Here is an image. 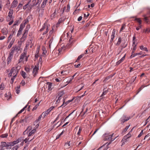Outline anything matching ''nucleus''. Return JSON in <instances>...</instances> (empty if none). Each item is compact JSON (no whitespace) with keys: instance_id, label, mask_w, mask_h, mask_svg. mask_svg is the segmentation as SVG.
Segmentation results:
<instances>
[{"instance_id":"obj_39","label":"nucleus","mask_w":150,"mask_h":150,"mask_svg":"<svg viewBox=\"0 0 150 150\" xmlns=\"http://www.w3.org/2000/svg\"><path fill=\"white\" fill-rule=\"evenodd\" d=\"M42 117V115H40L38 119L35 121V123H38L39 121L40 120L41 117Z\"/></svg>"},{"instance_id":"obj_31","label":"nucleus","mask_w":150,"mask_h":150,"mask_svg":"<svg viewBox=\"0 0 150 150\" xmlns=\"http://www.w3.org/2000/svg\"><path fill=\"white\" fill-rule=\"evenodd\" d=\"M135 20L137 21L139 24H141L142 23V21L140 18H136Z\"/></svg>"},{"instance_id":"obj_28","label":"nucleus","mask_w":150,"mask_h":150,"mask_svg":"<svg viewBox=\"0 0 150 150\" xmlns=\"http://www.w3.org/2000/svg\"><path fill=\"white\" fill-rule=\"evenodd\" d=\"M20 86L19 85V86H18L16 88V92L18 94H19L20 93Z\"/></svg>"},{"instance_id":"obj_11","label":"nucleus","mask_w":150,"mask_h":150,"mask_svg":"<svg viewBox=\"0 0 150 150\" xmlns=\"http://www.w3.org/2000/svg\"><path fill=\"white\" fill-rule=\"evenodd\" d=\"M60 8H56L55 10L54 13L51 15V17L54 18L55 17L56 15L58 13H59V11Z\"/></svg>"},{"instance_id":"obj_8","label":"nucleus","mask_w":150,"mask_h":150,"mask_svg":"<svg viewBox=\"0 0 150 150\" xmlns=\"http://www.w3.org/2000/svg\"><path fill=\"white\" fill-rule=\"evenodd\" d=\"M97 49V47L95 45L94 46L93 45L92 47L90 48L89 51L91 53H92L93 52H95L96 50Z\"/></svg>"},{"instance_id":"obj_41","label":"nucleus","mask_w":150,"mask_h":150,"mask_svg":"<svg viewBox=\"0 0 150 150\" xmlns=\"http://www.w3.org/2000/svg\"><path fill=\"white\" fill-rule=\"evenodd\" d=\"M16 77H14V76H13V77L11 78V81H10V83L11 84H13V82H14V80Z\"/></svg>"},{"instance_id":"obj_38","label":"nucleus","mask_w":150,"mask_h":150,"mask_svg":"<svg viewBox=\"0 0 150 150\" xmlns=\"http://www.w3.org/2000/svg\"><path fill=\"white\" fill-rule=\"evenodd\" d=\"M19 147V146L18 145H16L12 148L11 150H17Z\"/></svg>"},{"instance_id":"obj_21","label":"nucleus","mask_w":150,"mask_h":150,"mask_svg":"<svg viewBox=\"0 0 150 150\" xmlns=\"http://www.w3.org/2000/svg\"><path fill=\"white\" fill-rule=\"evenodd\" d=\"M13 11L12 9H10L8 13V16L11 19L12 17V15L13 13Z\"/></svg>"},{"instance_id":"obj_57","label":"nucleus","mask_w":150,"mask_h":150,"mask_svg":"<svg viewBox=\"0 0 150 150\" xmlns=\"http://www.w3.org/2000/svg\"><path fill=\"white\" fill-rule=\"evenodd\" d=\"M25 70L27 72H28L30 71V69L28 68L25 67Z\"/></svg>"},{"instance_id":"obj_49","label":"nucleus","mask_w":150,"mask_h":150,"mask_svg":"<svg viewBox=\"0 0 150 150\" xmlns=\"http://www.w3.org/2000/svg\"><path fill=\"white\" fill-rule=\"evenodd\" d=\"M82 130V129L80 127L79 129V131H78V132H77V134L78 135H79L80 134Z\"/></svg>"},{"instance_id":"obj_46","label":"nucleus","mask_w":150,"mask_h":150,"mask_svg":"<svg viewBox=\"0 0 150 150\" xmlns=\"http://www.w3.org/2000/svg\"><path fill=\"white\" fill-rule=\"evenodd\" d=\"M40 103V102H39L38 104H37L33 109L32 110L33 111L34 110L36 109L39 106V104Z\"/></svg>"},{"instance_id":"obj_18","label":"nucleus","mask_w":150,"mask_h":150,"mask_svg":"<svg viewBox=\"0 0 150 150\" xmlns=\"http://www.w3.org/2000/svg\"><path fill=\"white\" fill-rule=\"evenodd\" d=\"M38 69V66H35V67L34 68L33 73V74H34L35 75H36Z\"/></svg>"},{"instance_id":"obj_17","label":"nucleus","mask_w":150,"mask_h":150,"mask_svg":"<svg viewBox=\"0 0 150 150\" xmlns=\"http://www.w3.org/2000/svg\"><path fill=\"white\" fill-rule=\"evenodd\" d=\"M143 52L142 51H141L139 53H133L131 54V55L130 56V58H132L133 57H134L136 56L137 55H141L143 54Z\"/></svg>"},{"instance_id":"obj_34","label":"nucleus","mask_w":150,"mask_h":150,"mask_svg":"<svg viewBox=\"0 0 150 150\" xmlns=\"http://www.w3.org/2000/svg\"><path fill=\"white\" fill-rule=\"evenodd\" d=\"M34 138H33V139H30L29 140V138H26V139H25L24 140H23L22 143H23V142H25V143H26L27 141H29V142H30V141H31Z\"/></svg>"},{"instance_id":"obj_35","label":"nucleus","mask_w":150,"mask_h":150,"mask_svg":"<svg viewBox=\"0 0 150 150\" xmlns=\"http://www.w3.org/2000/svg\"><path fill=\"white\" fill-rule=\"evenodd\" d=\"M49 113V112H48L47 111H46L45 112H43L42 114V115H43V118H44L46 116L48 115Z\"/></svg>"},{"instance_id":"obj_15","label":"nucleus","mask_w":150,"mask_h":150,"mask_svg":"<svg viewBox=\"0 0 150 150\" xmlns=\"http://www.w3.org/2000/svg\"><path fill=\"white\" fill-rule=\"evenodd\" d=\"M19 50V49L16 46H15L12 48L11 50V52L10 53L13 54L15 50Z\"/></svg>"},{"instance_id":"obj_33","label":"nucleus","mask_w":150,"mask_h":150,"mask_svg":"<svg viewBox=\"0 0 150 150\" xmlns=\"http://www.w3.org/2000/svg\"><path fill=\"white\" fill-rule=\"evenodd\" d=\"M21 22V21H20L19 20H16V21H15L14 22V24L13 25V26H14L15 25H18V24L20 23Z\"/></svg>"},{"instance_id":"obj_6","label":"nucleus","mask_w":150,"mask_h":150,"mask_svg":"<svg viewBox=\"0 0 150 150\" xmlns=\"http://www.w3.org/2000/svg\"><path fill=\"white\" fill-rule=\"evenodd\" d=\"M24 27L25 26L23 25V24H21V25L20 28L18 31V33L17 35V37L19 36L20 35H21L22 31Z\"/></svg>"},{"instance_id":"obj_12","label":"nucleus","mask_w":150,"mask_h":150,"mask_svg":"<svg viewBox=\"0 0 150 150\" xmlns=\"http://www.w3.org/2000/svg\"><path fill=\"white\" fill-rule=\"evenodd\" d=\"M13 55V54L10 53L7 59V64H8L11 62Z\"/></svg>"},{"instance_id":"obj_50","label":"nucleus","mask_w":150,"mask_h":150,"mask_svg":"<svg viewBox=\"0 0 150 150\" xmlns=\"http://www.w3.org/2000/svg\"><path fill=\"white\" fill-rule=\"evenodd\" d=\"M135 38L134 36L133 37L132 43L133 45H135Z\"/></svg>"},{"instance_id":"obj_63","label":"nucleus","mask_w":150,"mask_h":150,"mask_svg":"<svg viewBox=\"0 0 150 150\" xmlns=\"http://www.w3.org/2000/svg\"><path fill=\"white\" fill-rule=\"evenodd\" d=\"M53 32V29H52V30L50 31L49 32V34H50L49 35L50 36L52 34Z\"/></svg>"},{"instance_id":"obj_4","label":"nucleus","mask_w":150,"mask_h":150,"mask_svg":"<svg viewBox=\"0 0 150 150\" xmlns=\"http://www.w3.org/2000/svg\"><path fill=\"white\" fill-rule=\"evenodd\" d=\"M31 117H30V116H27L25 117L24 119H21L20 121V122L21 123H22L23 122L26 123L29 122V121L31 120Z\"/></svg>"},{"instance_id":"obj_24","label":"nucleus","mask_w":150,"mask_h":150,"mask_svg":"<svg viewBox=\"0 0 150 150\" xmlns=\"http://www.w3.org/2000/svg\"><path fill=\"white\" fill-rule=\"evenodd\" d=\"M47 0H44L41 5V7L42 8H44L47 3Z\"/></svg>"},{"instance_id":"obj_44","label":"nucleus","mask_w":150,"mask_h":150,"mask_svg":"<svg viewBox=\"0 0 150 150\" xmlns=\"http://www.w3.org/2000/svg\"><path fill=\"white\" fill-rule=\"evenodd\" d=\"M30 2V0L28 2V3L27 4H25L23 6V9L24 10H25L27 8V6L28 5V4H29Z\"/></svg>"},{"instance_id":"obj_61","label":"nucleus","mask_w":150,"mask_h":150,"mask_svg":"<svg viewBox=\"0 0 150 150\" xmlns=\"http://www.w3.org/2000/svg\"><path fill=\"white\" fill-rule=\"evenodd\" d=\"M5 38V37L4 36H2L0 37V40H2L4 39Z\"/></svg>"},{"instance_id":"obj_55","label":"nucleus","mask_w":150,"mask_h":150,"mask_svg":"<svg viewBox=\"0 0 150 150\" xmlns=\"http://www.w3.org/2000/svg\"><path fill=\"white\" fill-rule=\"evenodd\" d=\"M48 28L47 27L46 28V30L43 33V35L46 34L48 32Z\"/></svg>"},{"instance_id":"obj_13","label":"nucleus","mask_w":150,"mask_h":150,"mask_svg":"<svg viewBox=\"0 0 150 150\" xmlns=\"http://www.w3.org/2000/svg\"><path fill=\"white\" fill-rule=\"evenodd\" d=\"M18 3V1L17 0H14L11 4V8H13L16 6Z\"/></svg>"},{"instance_id":"obj_40","label":"nucleus","mask_w":150,"mask_h":150,"mask_svg":"<svg viewBox=\"0 0 150 150\" xmlns=\"http://www.w3.org/2000/svg\"><path fill=\"white\" fill-rule=\"evenodd\" d=\"M136 45H135L134 46L133 48V49H132V54L134 53V52L135 50H136Z\"/></svg>"},{"instance_id":"obj_45","label":"nucleus","mask_w":150,"mask_h":150,"mask_svg":"<svg viewBox=\"0 0 150 150\" xmlns=\"http://www.w3.org/2000/svg\"><path fill=\"white\" fill-rule=\"evenodd\" d=\"M54 107L52 106L50 108L48 109L47 110V111L49 113L54 108Z\"/></svg>"},{"instance_id":"obj_51","label":"nucleus","mask_w":150,"mask_h":150,"mask_svg":"<svg viewBox=\"0 0 150 150\" xmlns=\"http://www.w3.org/2000/svg\"><path fill=\"white\" fill-rule=\"evenodd\" d=\"M83 55H79L78 57L77 60L76 61V62L77 61H79L80 60V59H81L82 57H83Z\"/></svg>"},{"instance_id":"obj_9","label":"nucleus","mask_w":150,"mask_h":150,"mask_svg":"<svg viewBox=\"0 0 150 150\" xmlns=\"http://www.w3.org/2000/svg\"><path fill=\"white\" fill-rule=\"evenodd\" d=\"M26 55V53L25 52H23L20 55V59L18 61L20 63L23 60V58L25 57Z\"/></svg>"},{"instance_id":"obj_37","label":"nucleus","mask_w":150,"mask_h":150,"mask_svg":"<svg viewBox=\"0 0 150 150\" xmlns=\"http://www.w3.org/2000/svg\"><path fill=\"white\" fill-rule=\"evenodd\" d=\"M47 84L48 85V89L49 90H50L51 89V87L52 86V83L49 82L47 83Z\"/></svg>"},{"instance_id":"obj_25","label":"nucleus","mask_w":150,"mask_h":150,"mask_svg":"<svg viewBox=\"0 0 150 150\" xmlns=\"http://www.w3.org/2000/svg\"><path fill=\"white\" fill-rule=\"evenodd\" d=\"M140 49L141 50L143 51H145L146 52H148V51L147 48L146 47H144L143 45H141L140 46Z\"/></svg>"},{"instance_id":"obj_19","label":"nucleus","mask_w":150,"mask_h":150,"mask_svg":"<svg viewBox=\"0 0 150 150\" xmlns=\"http://www.w3.org/2000/svg\"><path fill=\"white\" fill-rule=\"evenodd\" d=\"M125 56L126 54H125L124 55V56L123 57H122L120 60H119L116 63V64L119 65L125 59Z\"/></svg>"},{"instance_id":"obj_62","label":"nucleus","mask_w":150,"mask_h":150,"mask_svg":"<svg viewBox=\"0 0 150 150\" xmlns=\"http://www.w3.org/2000/svg\"><path fill=\"white\" fill-rule=\"evenodd\" d=\"M60 99H61L60 98H59V97H58V99L57 100V101L56 102V104H57V103H59V102Z\"/></svg>"},{"instance_id":"obj_14","label":"nucleus","mask_w":150,"mask_h":150,"mask_svg":"<svg viewBox=\"0 0 150 150\" xmlns=\"http://www.w3.org/2000/svg\"><path fill=\"white\" fill-rule=\"evenodd\" d=\"M115 33H116L115 30V29L113 30L112 31V35H111V39L110 40V42H112L114 39V38L115 35Z\"/></svg>"},{"instance_id":"obj_23","label":"nucleus","mask_w":150,"mask_h":150,"mask_svg":"<svg viewBox=\"0 0 150 150\" xmlns=\"http://www.w3.org/2000/svg\"><path fill=\"white\" fill-rule=\"evenodd\" d=\"M36 131L35 129H34L32 130L29 134L28 137H30L34 133H35Z\"/></svg>"},{"instance_id":"obj_59","label":"nucleus","mask_w":150,"mask_h":150,"mask_svg":"<svg viewBox=\"0 0 150 150\" xmlns=\"http://www.w3.org/2000/svg\"><path fill=\"white\" fill-rule=\"evenodd\" d=\"M143 86L141 88H140L139 89V91L137 93V94H138L139 93V92L142 90V87L143 88H144V87H145V86Z\"/></svg>"},{"instance_id":"obj_32","label":"nucleus","mask_w":150,"mask_h":150,"mask_svg":"<svg viewBox=\"0 0 150 150\" xmlns=\"http://www.w3.org/2000/svg\"><path fill=\"white\" fill-rule=\"evenodd\" d=\"M143 32L144 33H146L147 32H150V29L149 28H146V30L144 29L143 30Z\"/></svg>"},{"instance_id":"obj_47","label":"nucleus","mask_w":150,"mask_h":150,"mask_svg":"<svg viewBox=\"0 0 150 150\" xmlns=\"http://www.w3.org/2000/svg\"><path fill=\"white\" fill-rule=\"evenodd\" d=\"M22 76L24 78H25L26 77L25 76V75L26 74L23 71H22Z\"/></svg>"},{"instance_id":"obj_2","label":"nucleus","mask_w":150,"mask_h":150,"mask_svg":"<svg viewBox=\"0 0 150 150\" xmlns=\"http://www.w3.org/2000/svg\"><path fill=\"white\" fill-rule=\"evenodd\" d=\"M1 145L0 146V150H10L11 146H13L12 142L6 143L5 142H2Z\"/></svg>"},{"instance_id":"obj_10","label":"nucleus","mask_w":150,"mask_h":150,"mask_svg":"<svg viewBox=\"0 0 150 150\" xmlns=\"http://www.w3.org/2000/svg\"><path fill=\"white\" fill-rule=\"evenodd\" d=\"M131 137V133H130V132H129L128 134L126 135L122 139V141H124L125 142H126V140L130 138Z\"/></svg>"},{"instance_id":"obj_29","label":"nucleus","mask_w":150,"mask_h":150,"mask_svg":"<svg viewBox=\"0 0 150 150\" xmlns=\"http://www.w3.org/2000/svg\"><path fill=\"white\" fill-rule=\"evenodd\" d=\"M5 87V86L4 84L3 83H2L0 86V90H4Z\"/></svg>"},{"instance_id":"obj_5","label":"nucleus","mask_w":150,"mask_h":150,"mask_svg":"<svg viewBox=\"0 0 150 150\" xmlns=\"http://www.w3.org/2000/svg\"><path fill=\"white\" fill-rule=\"evenodd\" d=\"M28 106V105H25L22 109H21L18 113V114L16 115V116L13 117L11 121V124L12 122H13V121H14L15 120V117H16L18 115V114H20L22 112H23L25 110V109L27 108V107Z\"/></svg>"},{"instance_id":"obj_43","label":"nucleus","mask_w":150,"mask_h":150,"mask_svg":"<svg viewBox=\"0 0 150 150\" xmlns=\"http://www.w3.org/2000/svg\"><path fill=\"white\" fill-rule=\"evenodd\" d=\"M130 126V125H129V126H127L123 130L122 132H125L127 130L129 129V127Z\"/></svg>"},{"instance_id":"obj_27","label":"nucleus","mask_w":150,"mask_h":150,"mask_svg":"<svg viewBox=\"0 0 150 150\" xmlns=\"http://www.w3.org/2000/svg\"><path fill=\"white\" fill-rule=\"evenodd\" d=\"M64 93L63 91H61L59 92L58 94V96L59 98H60L64 94Z\"/></svg>"},{"instance_id":"obj_53","label":"nucleus","mask_w":150,"mask_h":150,"mask_svg":"<svg viewBox=\"0 0 150 150\" xmlns=\"http://www.w3.org/2000/svg\"><path fill=\"white\" fill-rule=\"evenodd\" d=\"M75 110H74L70 114H69L67 117H66L64 120V121L66 120L75 111Z\"/></svg>"},{"instance_id":"obj_30","label":"nucleus","mask_w":150,"mask_h":150,"mask_svg":"<svg viewBox=\"0 0 150 150\" xmlns=\"http://www.w3.org/2000/svg\"><path fill=\"white\" fill-rule=\"evenodd\" d=\"M121 41L122 39L121 37H119L118 38V41L116 44V45H119L120 44Z\"/></svg>"},{"instance_id":"obj_1","label":"nucleus","mask_w":150,"mask_h":150,"mask_svg":"<svg viewBox=\"0 0 150 150\" xmlns=\"http://www.w3.org/2000/svg\"><path fill=\"white\" fill-rule=\"evenodd\" d=\"M113 134H110L109 133H107L104 134V150H107L109 148L108 145L116 138V137H112Z\"/></svg>"},{"instance_id":"obj_58","label":"nucleus","mask_w":150,"mask_h":150,"mask_svg":"<svg viewBox=\"0 0 150 150\" xmlns=\"http://www.w3.org/2000/svg\"><path fill=\"white\" fill-rule=\"evenodd\" d=\"M31 43V40H30V41L28 42L27 43L26 47H27Z\"/></svg>"},{"instance_id":"obj_36","label":"nucleus","mask_w":150,"mask_h":150,"mask_svg":"<svg viewBox=\"0 0 150 150\" xmlns=\"http://www.w3.org/2000/svg\"><path fill=\"white\" fill-rule=\"evenodd\" d=\"M13 41H11L7 47L8 49H9L11 47L12 45H13Z\"/></svg>"},{"instance_id":"obj_22","label":"nucleus","mask_w":150,"mask_h":150,"mask_svg":"<svg viewBox=\"0 0 150 150\" xmlns=\"http://www.w3.org/2000/svg\"><path fill=\"white\" fill-rule=\"evenodd\" d=\"M1 32L2 33L6 35L8 33V31L6 28H4L2 30Z\"/></svg>"},{"instance_id":"obj_42","label":"nucleus","mask_w":150,"mask_h":150,"mask_svg":"<svg viewBox=\"0 0 150 150\" xmlns=\"http://www.w3.org/2000/svg\"><path fill=\"white\" fill-rule=\"evenodd\" d=\"M8 136V135L7 134H2L1 136V137L3 138L7 137Z\"/></svg>"},{"instance_id":"obj_16","label":"nucleus","mask_w":150,"mask_h":150,"mask_svg":"<svg viewBox=\"0 0 150 150\" xmlns=\"http://www.w3.org/2000/svg\"><path fill=\"white\" fill-rule=\"evenodd\" d=\"M28 29L27 28H26L24 30V32L22 37V38H26V36L28 34Z\"/></svg>"},{"instance_id":"obj_64","label":"nucleus","mask_w":150,"mask_h":150,"mask_svg":"<svg viewBox=\"0 0 150 150\" xmlns=\"http://www.w3.org/2000/svg\"><path fill=\"white\" fill-rule=\"evenodd\" d=\"M80 65H81L80 64H79L77 65H76V64L74 65V66L76 68H79L80 67Z\"/></svg>"},{"instance_id":"obj_52","label":"nucleus","mask_w":150,"mask_h":150,"mask_svg":"<svg viewBox=\"0 0 150 150\" xmlns=\"http://www.w3.org/2000/svg\"><path fill=\"white\" fill-rule=\"evenodd\" d=\"M12 37V35H10L8 38V41L9 42Z\"/></svg>"},{"instance_id":"obj_54","label":"nucleus","mask_w":150,"mask_h":150,"mask_svg":"<svg viewBox=\"0 0 150 150\" xmlns=\"http://www.w3.org/2000/svg\"><path fill=\"white\" fill-rule=\"evenodd\" d=\"M143 134V130H142L140 134L138 135V137H140Z\"/></svg>"},{"instance_id":"obj_60","label":"nucleus","mask_w":150,"mask_h":150,"mask_svg":"<svg viewBox=\"0 0 150 150\" xmlns=\"http://www.w3.org/2000/svg\"><path fill=\"white\" fill-rule=\"evenodd\" d=\"M21 84L22 86H24L25 84V82L24 81L22 80V81L21 82Z\"/></svg>"},{"instance_id":"obj_7","label":"nucleus","mask_w":150,"mask_h":150,"mask_svg":"<svg viewBox=\"0 0 150 150\" xmlns=\"http://www.w3.org/2000/svg\"><path fill=\"white\" fill-rule=\"evenodd\" d=\"M125 115H123L122 118L120 119V121L121 122V124L123 125L124 122L129 120V117H127L126 119H124V118L125 117Z\"/></svg>"},{"instance_id":"obj_56","label":"nucleus","mask_w":150,"mask_h":150,"mask_svg":"<svg viewBox=\"0 0 150 150\" xmlns=\"http://www.w3.org/2000/svg\"><path fill=\"white\" fill-rule=\"evenodd\" d=\"M52 41H53V40H52V39L50 40L49 46V47L50 48V46L51 45V44H52Z\"/></svg>"},{"instance_id":"obj_26","label":"nucleus","mask_w":150,"mask_h":150,"mask_svg":"<svg viewBox=\"0 0 150 150\" xmlns=\"http://www.w3.org/2000/svg\"><path fill=\"white\" fill-rule=\"evenodd\" d=\"M71 101L70 100H69L68 102H67L65 103H64V101L63 103V104L59 107V108L61 107H62V108L64 107L66 105H67L69 102Z\"/></svg>"},{"instance_id":"obj_3","label":"nucleus","mask_w":150,"mask_h":150,"mask_svg":"<svg viewBox=\"0 0 150 150\" xmlns=\"http://www.w3.org/2000/svg\"><path fill=\"white\" fill-rule=\"evenodd\" d=\"M20 67H13L11 70L10 72L8 74V76L11 77L13 76L14 77H16L20 69Z\"/></svg>"},{"instance_id":"obj_20","label":"nucleus","mask_w":150,"mask_h":150,"mask_svg":"<svg viewBox=\"0 0 150 150\" xmlns=\"http://www.w3.org/2000/svg\"><path fill=\"white\" fill-rule=\"evenodd\" d=\"M148 16H147L146 15H145L144 16V20L146 22H148V18H150V12H149L148 14Z\"/></svg>"},{"instance_id":"obj_48","label":"nucleus","mask_w":150,"mask_h":150,"mask_svg":"<svg viewBox=\"0 0 150 150\" xmlns=\"http://www.w3.org/2000/svg\"><path fill=\"white\" fill-rule=\"evenodd\" d=\"M24 25H24V26L29 21H28V18H26L25 21H24Z\"/></svg>"}]
</instances>
